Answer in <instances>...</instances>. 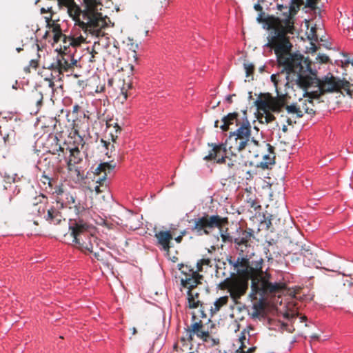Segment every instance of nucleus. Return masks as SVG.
<instances>
[{
    "label": "nucleus",
    "mask_w": 353,
    "mask_h": 353,
    "mask_svg": "<svg viewBox=\"0 0 353 353\" xmlns=\"http://www.w3.org/2000/svg\"><path fill=\"white\" fill-rule=\"evenodd\" d=\"M228 302V296H222V305H223L224 304H226Z\"/></svg>",
    "instance_id": "61"
},
{
    "label": "nucleus",
    "mask_w": 353,
    "mask_h": 353,
    "mask_svg": "<svg viewBox=\"0 0 353 353\" xmlns=\"http://www.w3.org/2000/svg\"><path fill=\"white\" fill-rule=\"evenodd\" d=\"M316 60L321 63H327L330 61V59L326 54H319L316 57Z\"/></svg>",
    "instance_id": "40"
},
{
    "label": "nucleus",
    "mask_w": 353,
    "mask_h": 353,
    "mask_svg": "<svg viewBox=\"0 0 353 353\" xmlns=\"http://www.w3.org/2000/svg\"><path fill=\"white\" fill-rule=\"evenodd\" d=\"M192 319L194 323L191 325L189 329L194 334H196L198 337L203 339L205 341H208V340L210 339V336L208 332L203 330V323L202 321H196V315L195 314H193Z\"/></svg>",
    "instance_id": "25"
},
{
    "label": "nucleus",
    "mask_w": 353,
    "mask_h": 353,
    "mask_svg": "<svg viewBox=\"0 0 353 353\" xmlns=\"http://www.w3.org/2000/svg\"><path fill=\"white\" fill-rule=\"evenodd\" d=\"M106 127L107 128H112L114 129V132L111 131L110 134L112 138V141L115 142L118 138V135L121 132V126L113 119H110L106 121Z\"/></svg>",
    "instance_id": "29"
},
{
    "label": "nucleus",
    "mask_w": 353,
    "mask_h": 353,
    "mask_svg": "<svg viewBox=\"0 0 353 353\" xmlns=\"http://www.w3.org/2000/svg\"><path fill=\"white\" fill-rule=\"evenodd\" d=\"M46 196L43 194H40L38 196L34 198V201L32 203L34 206L38 205L39 203L42 202V199H45Z\"/></svg>",
    "instance_id": "42"
},
{
    "label": "nucleus",
    "mask_w": 353,
    "mask_h": 353,
    "mask_svg": "<svg viewBox=\"0 0 353 353\" xmlns=\"http://www.w3.org/2000/svg\"><path fill=\"white\" fill-rule=\"evenodd\" d=\"M284 288L281 283H271L265 279H259L257 277V271L254 279H252L251 285V292L250 297L256 302L253 307L257 312L264 309V297L268 294L276 293L280 292Z\"/></svg>",
    "instance_id": "7"
},
{
    "label": "nucleus",
    "mask_w": 353,
    "mask_h": 353,
    "mask_svg": "<svg viewBox=\"0 0 353 353\" xmlns=\"http://www.w3.org/2000/svg\"><path fill=\"white\" fill-rule=\"evenodd\" d=\"M201 306H202V305H201ZM202 308L201 310H199V314H198V316L199 317H202V318H205L206 317V314L204 313V310H203V307H201Z\"/></svg>",
    "instance_id": "49"
},
{
    "label": "nucleus",
    "mask_w": 353,
    "mask_h": 353,
    "mask_svg": "<svg viewBox=\"0 0 353 353\" xmlns=\"http://www.w3.org/2000/svg\"><path fill=\"white\" fill-rule=\"evenodd\" d=\"M65 199L59 206H57V208L51 207L48 210L46 219L50 223L58 225L60 224L62 221H65V219L63 218L61 213L58 209L68 208L69 210H72L77 216H81L85 212L86 209L85 206L79 200L77 199L75 196L72 194H65Z\"/></svg>",
    "instance_id": "9"
},
{
    "label": "nucleus",
    "mask_w": 353,
    "mask_h": 353,
    "mask_svg": "<svg viewBox=\"0 0 353 353\" xmlns=\"http://www.w3.org/2000/svg\"><path fill=\"white\" fill-rule=\"evenodd\" d=\"M72 130L74 132V135L77 136V140L74 141V143L77 144V145L72 148L69 145L64 143L63 146L59 145V148L57 149V151L62 152L63 155L69 152V159L67 160L68 170L69 171L74 170L76 172H77V174H79V170L75 167L76 164L80 163L82 161V157L79 146L81 145V148H83L85 142L82 135L80 134L79 128L77 123H74Z\"/></svg>",
    "instance_id": "11"
},
{
    "label": "nucleus",
    "mask_w": 353,
    "mask_h": 353,
    "mask_svg": "<svg viewBox=\"0 0 353 353\" xmlns=\"http://www.w3.org/2000/svg\"><path fill=\"white\" fill-rule=\"evenodd\" d=\"M101 143H103V146L105 147L108 150V146L110 145V143L104 141L103 139H101Z\"/></svg>",
    "instance_id": "58"
},
{
    "label": "nucleus",
    "mask_w": 353,
    "mask_h": 353,
    "mask_svg": "<svg viewBox=\"0 0 353 353\" xmlns=\"http://www.w3.org/2000/svg\"><path fill=\"white\" fill-rule=\"evenodd\" d=\"M263 217L264 219L261 221V225L265 230H270L272 232L276 230L282 231L285 228L286 224L291 221L289 213L286 210L270 214L268 217H265L264 215Z\"/></svg>",
    "instance_id": "14"
},
{
    "label": "nucleus",
    "mask_w": 353,
    "mask_h": 353,
    "mask_svg": "<svg viewBox=\"0 0 353 353\" xmlns=\"http://www.w3.org/2000/svg\"><path fill=\"white\" fill-rule=\"evenodd\" d=\"M94 256L98 261L102 260V258L101 257V255L99 252H94Z\"/></svg>",
    "instance_id": "60"
},
{
    "label": "nucleus",
    "mask_w": 353,
    "mask_h": 353,
    "mask_svg": "<svg viewBox=\"0 0 353 353\" xmlns=\"http://www.w3.org/2000/svg\"><path fill=\"white\" fill-rule=\"evenodd\" d=\"M66 193L64 192L63 189L61 186H56L53 191V194H55L57 205L59 206L60 203L65 199V195Z\"/></svg>",
    "instance_id": "31"
},
{
    "label": "nucleus",
    "mask_w": 353,
    "mask_h": 353,
    "mask_svg": "<svg viewBox=\"0 0 353 353\" xmlns=\"http://www.w3.org/2000/svg\"><path fill=\"white\" fill-rule=\"evenodd\" d=\"M283 97L281 98H274L273 97L268 94L264 99H257L254 103L259 112H263V114H259L258 119L261 123H269L275 119V117L272 114V112L279 113L282 112L285 107Z\"/></svg>",
    "instance_id": "10"
},
{
    "label": "nucleus",
    "mask_w": 353,
    "mask_h": 353,
    "mask_svg": "<svg viewBox=\"0 0 353 353\" xmlns=\"http://www.w3.org/2000/svg\"><path fill=\"white\" fill-rule=\"evenodd\" d=\"M235 96L236 95L234 94L228 96L225 99L226 101H228L229 103H231L232 102V97Z\"/></svg>",
    "instance_id": "57"
},
{
    "label": "nucleus",
    "mask_w": 353,
    "mask_h": 353,
    "mask_svg": "<svg viewBox=\"0 0 353 353\" xmlns=\"http://www.w3.org/2000/svg\"><path fill=\"white\" fill-rule=\"evenodd\" d=\"M79 109V107L78 105H75L74 107H73V112H77L78 110Z\"/></svg>",
    "instance_id": "63"
},
{
    "label": "nucleus",
    "mask_w": 353,
    "mask_h": 353,
    "mask_svg": "<svg viewBox=\"0 0 353 353\" xmlns=\"http://www.w3.org/2000/svg\"><path fill=\"white\" fill-rule=\"evenodd\" d=\"M185 232H181V235L178 236L175 238V241L176 243H180L183 239V236L185 235Z\"/></svg>",
    "instance_id": "50"
},
{
    "label": "nucleus",
    "mask_w": 353,
    "mask_h": 353,
    "mask_svg": "<svg viewBox=\"0 0 353 353\" xmlns=\"http://www.w3.org/2000/svg\"><path fill=\"white\" fill-rule=\"evenodd\" d=\"M193 335H194V334L188 328V329L186 330L185 336L181 338V340L183 341H191L193 339H192L193 338Z\"/></svg>",
    "instance_id": "39"
},
{
    "label": "nucleus",
    "mask_w": 353,
    "mask_h": 353,
    "mask_svg": "<svg viewBox=\"0 0 353 353\" xmlns=\"http://www.w3.org/2000/svg\"><path fill=\"white\" fill-rule=\"evenodd\" d=\"M77 60L70 52H65L59 54L57 59V66L59 67V75L65 72L72 71L77 65Z\"/></svg>",
    "instance_id": "20"
},
{
    "label": "nucleus",
    "mask_w": 353,
    "mask_h": 353,
    "mask_svg": "<svg viewBox=\"0 0 353 353\" xmlns=\"http://www.w3.org/2000/svg\"><path fill=\"white\" fill-rule=\"evenodd\" d=\"M308 38L311 41H318V36L316 34V29H315V28H311L310 33L308 35Z\"/></svg>",
    "instance_id": "41"
},
{
    "label": "nucleus",
    "mask_w": 353,
    "mask_h": 353,
    "mask_svg": "<svg viewBox=\"0 0 353 353\" xmlns=\"http://www.w3.org/2000/svg\"><path fill=\"white\" fill-rule=\"evenodd\" d=\"M284 109L286 110V112L288 114L291 115L290 117H287L286 119V122L288 123V125L296 123V119L303 117L302 109L296 103L287 105L286 99L285 100V107L283 108V110Z\"/></svg>",
    "instance_id": "24"
},
{
    "label": "nucleus",
    "mask_w": 353,
    "mask_h": 353,
    "mask_svg": "<svg viewBox=\"0 0 353 353\" xmlns=\"http://www.w3.org/2000/svg\"><path fill=\"white\" fill-rule=\"evenodd\" d=\"M77 84L83 88L87 85L86 81L84 80H79Z\"/></svg>",
    "instance_id": "54"
},
{
    "label": "nucleus",
    "mask_w": 353,
    "mask_h": 353,
    "mask_svg": "<svg viewBox=\"0 0 353 353\" xmlns=\"http://www.w3.org/2000/svg\"><path fill=\"white\" fill-rule=\"evenodd\" d=\"M221 309V298L217 299L214 303V307L210 308L211 317Z\"/></svg>",
    "instance_id": "37"
},
{
    "label": "nucleus",
    "mask_w": 353,
    "mask_h": 353,
    "mask_svg": "<svg viewBox=\"0 0 353 353\" xmlns=\"http://www.w3.org/2000/svg\"><path fill=\"white\" fill-rule=\"evenodd\" d=\"M225 155H222V172H225V178H230L234 175V172L237 168V156L236 153H232L228 150H225L222 146Z\"/></svg>",
    "instance_id": "19"
},
{
    "label": "nucleus",
    "mask_w": 353,
    "mask_h": 353,
    "mask_svg": "<svg viewBox=\"0 0 353 353\" xmlns=\"http://www.w3.org/2000/svg\"><path fill=\"white\" fill-rule=\"evenodd\" d=\"M43 99V93L37 90H32L29 97L30 103L34 104L37 108H40L42 105Z\"/></svg>",
    "instance_id": "30"
},
{
    "label": "nucleus",
    "mask_w": 353,
    "mask_h": 353,
    "mask_svg": "<svg viewBox=\"0 0 353 353\" xmlns=\"http://www.w3.org/2000/svg\"><path fill=\"white\" fill-rule=\"evenodd\" d=\"M3 139L6 145H14L16 143V133L14 130H12L9 133L5 134Z\"/></svg>",
    "instance_id": "33"
},
{
    "label": "nucleus",
    "mask_w": 353,
    "mask_h": 353,
    "mask_svg": "<svg viewBox=\"0 0 353 353\" xmlns=\"http://www.w3.org/2000/svg\"><path fill=\"white\" fill-rule=\"evenodd\" d=\"M319 0H306L305 6L314 10L316 8V4ZM304 4V0H290L289 6L278 5V9L281 10L283 8L286 12H290L292 17L294 18L297 12L299 10L300 7Z\"/></svg>",
    "instance_id": "22"
},
{
    "label": "nucleus",
    "mask_w": 353,
    "mask_h": 353,
    "mask_svg": "<svg viewBox=\"0 0 353 353\" xmlns=\"http://www.w3.org/2000/svg\"><path fill=\"white\" fill-rule=\"evenodd\" d=\"M314 103L312 100H305L302 103V110H303L306 113L310 114H315V110H314Z\"/></svg>",
    "instance_id": "32"
},
{
    "label": "nucleus",
    "mask_w": 353,
    "mask_h": 353,
    "mask_svg": "<svg viewBox=\"0 0 353 353\" xmlns=\"http://www.w3.org/2000/svg\"><path fill=\"white\" fill-rule=\"evenodd\" d=\"M98 52L93 48L92 52H91V58L90 59V62H94L95 61L94 60V57H95V54H97Z\"/></svg>",
    "instance_id": "52"
},
{
    "label": "nucleus",
    "mask_w": 353,
    "mask_h": 353,
    "mask_svg": "<svg viewBox=\"0 0 353 353\" xmlns=\"http://www.w3.org/2000/svg\"><path fill=\"white\" fill-rule=\"evenodd\" d=\"M57 23H56L55 20L52 19V21H50V25L47 26V27L52 29V28H53L54 25H57Z\"/></svg>",
    "instance_id": "59"
},
{
    "label": "nucleus",
    "mask_w": 353,
    "mask_h": 353,
    "mask_svg": "<svg viewBox=\"0 0 353 353\" xmlns=\"http://www.w3.org/2000/svg\"><path fill=\"white\" fill-rule=\"evenodd\" d=\"M252 239V230H242L237 223L229 224L228 218H222V241H234L241 255L236 259L228 257L226 262H223L222 275L228 277L222 281V290H227L235 302L246 293L249 281H252L256 274L248 259L253 254Z\"/></svg>",
    "instance_id": "1"
},
{
    "label": "nucleus",
    "mask_w": 353,
    "mask_h": 353,
    "mask_svg": "<svg viewBox=\"0 0 353 353\" xmlns=\"http://www.w3.org/2000/svg\"><path fill=\"white\" fill-rule=\"evenodd\" d=\"M350 63L352 66H353V60H349V59H347L345 61V64H349Z\"/></svg>",
    "instance_id": "64"
},
{
    "label": "nucleus",
    "mask_w": 353,
    "mask_h": 353,
    "mask_svg": "<svg viewBox=\"0 0 353 353\" xmlns=\"http://www.w3.org/2000/svg\"><path fill=\"white\" fill-rule=\"evenodd\" d=\"M85 41V38L83 36H79L75 37L74 36H67L65 34H63V37H60L59 38V42L60 43V48L57 50L59 52V54H63L65 52H70V47L76 48L81 46Z\"/></svg>",
    "instance_id": "21"
},
{
    "label": "nucleus",
    "mask_w": 353,
    "mask_h": 353,
    "mask_svg": "<svg viewBox=\"0 0 353 353\" xmlns=\"http://www.w3.org/2000/svg\"><path fill=\"white\" fill-rule=\"evenodd\" d=\"M254 8L255 10L259 11L260 12L263 11V8L259 3L255 4Z\"/></svg>",
    "instance_id": "55"
},
{
    "label": "nucleus",
    "mask_w": 353,
    "mask_h": 353,
    "mask_svg": "<svg viewBox=\"0 0 353 353\" xmlns=\"http://www.w3.org/2000/svg\"><path fill=\"white\" fill-rule=\"evenodd\" d=\"M350 88H351V95H350V97H353V77H352V83H350Z\"/></svg>",
    "instance_id": "62"
},
{
    "label": "nucleus",
    "mask_w": 353,
    "mask_h": 353,
    "mask_svg": "<svg viewBox=\"0 0 353 353\" xmlns=\"http://www.w3.org/2000/svg\"><path fill=\"white\" fill-rule=\"evenodd\" d=\"M179 270L181 271V274H183V277L181 279V285H182V281L185 279L187 280L188 283H192L193 280H196V281H201L203 279V276L199 274L198 271L194 270V269L190 268L188 265L179 264Z\"/></svg>",
    "instance_id": "23"
},
{
    "label": "nucleus",
    "mask_w": 353,
    "mask_h": 353,
    "mask_svg": "<svg viewBox=\"0 0 353 353\" xmlns=\"http://www.w3.org/2000/svg\"><path fill=\"white\" fill-rule=\"evenodd\" d=\"M194 223L192 231L199 235L209 234L212 230L217 228L221 230V216L219 215L209 216L205 214L192 219Z\"/></svg>",
    "instance_id": "13"
},
{
    "label": "nucleus",
    "mask_w": 353,
    "mask_h": 353,
    "mask_svg": "<svg viewBox=\"0 0 353 353\" xmlns=\"http://www.w3.org/2000/svg\"><path fill=\"white\" fill-rule=\"evenodd\" d=\"M244 69L245 70L246 77L248 81L253 79V74L254 72V65L252 63H245Z\"/></svg>",
    "instance_id": "34"
},
{
    "label": "nucleus",
    "mask_w": 353,
    "mask_h": 353,
    "mask_svg": "<svg viewBox=\"0 0 353 353\" xmlns=\"http://www.w3.org/2000/svg\"><path fill=\"white\" fill-rule=\"evenodd\" d=\"M53 15H54V14H50V16H48V17H45V19H46V23H47V26H49V25H50V21H52V20L53 19H52Z\"/></svg>",
    "instance_id": "51"
},
{
    "label": "nucleus",
    "mask_w": 353,
    "mask_h": 353,
    "mask_svg": "<svg viewBox=\"0 0 353 353\" xmlns=\"http://www.w3.org/2000/svg\"><path fill=\"white\" fill-rule=\"evenodd\" d=\"M352 79V77H350L349 81L341 80L331 73H328L322 79H319L315 74L312 73L310 68V72L305 73V79L301 81V85L310 99H318L325 93L337 92L341 90H343L350 96Z\"/></svg>",
    "instance_id": "4"
},
{
    "label": "nucleus",
    "mask_w": 353,
    "mask_h": 353,
    "mask_svg": "<svg viewBox=\"0 0 353 353\" xmlns=\"http://www.w3.org/2000/svg\"><path fill=\"white\" fill-rule=\"evenodd\" d=\"M121 94L123 97V99L126 100L128 98V92L127 90H125V88H123L121 90Z\"/></svg>",
    "instance_id": "56"
},
{
    "label": "nucleus",
    "mask_w": 353,
    "mask_h": 353,
    "mask_svg": "<svg viewBox=\"0 0 353 353\" xmlns=\"http://www.w3.org/2000/svg\"><path fill=\"white\" fill-rule=\"evenodd\" d=\"M48 69H50L51 71L54 72H58L59 74V67L57 66V61L52 63L48 67Z\"/></svg>",
    "instance_id": "43"
},
{
    "label": "nucleus",
    "mask_w": 353,
    "mask_h": 353,
    "mask_svg": "<svg viewBox=\"0 0 353 353\" xmlns=\"http://www.w3.org/2000/svg\"><path fill=\"white\" fill-rule=\"evenodd\" d=\"M208 145L212 148L209 151V154L203 157L206 161H215L216 163H221V159H216L217 154L221 151V144L208 143Z\"/></svg>",
    "instance_id": "28"
},
{
    "label": "nucleus",
    "mask_w": 353,
    "mask_h": 353,
    "mask_svg": "<svg viewBox=\"0 0 353 353\" xmlns=\"http://www.w3.org/2000/svg\"><path fill=\"white\" fill-rule=\"evenodd\" d=\"M201 283V281H196V280H193L192 283H188L186 279L182 281V287L188 290V301L190 308H196L201 303L200 290L197 288V285Z\"/></svg>",
    "instance_id": "17"
},
{
    "label": "nucleus",
    "mask_w": 353,
    "mask_h": 353,
    "mask_svg": "<svg viewBox=\"0 0 353 353\" xmlns=\"http://www.w3.org/2000/svg\"><path fill=\"white\" fill-rule=\"evenodd\" d=\"M89 225L82 220H71L69 225L73 245L82 252H93L92 241L94 237L89 232Z\"/></svg>",
    "instance_id": "8"
},
{
    "label": "nucleus",
    "mask_w": 353,
    "mask_h": 353,
    "mask_svg": "<svg viewBox=\"0 0 353 353\" xmlns=\"http://www.w3.org/2000/svg\"><path fill=\"white\" fill-rule=\"evenodd\" d=\"M308 72H310V65L305 63L303 64L301 69L295 65L292 66V70L283 67L281 72L272 74L271 81L273 82L277 93L276 98L283 97V99L285 102L288 94V88H292L294 85H296L303 89L301 81L305 79V73Z\"/></svg>",
    "instance_id": "5"
},
{
    "label": "nucleus",
    "mask_w": 353,
    "mask_h": 353,
    "mask_svg": "<svg viewBox=\"0 0 353 353\" xmlns=\"http://www.w3.org/2000/svg\"><path fill=\"white\" fill-rule=\"evenodd\" d=\"M222 131H228L230 126L235 125L237 128L230 132V135L222 143L225 150H229L232 153H237L245 148L250 150L259 146V141L252 136V127L250 121L245 119L240 121L239 114L232 112L222 118Z\"/></svg>",
    "instance_id": "3"
},
{
    "label": "nucleus",
    "mask_w": 353,
    "mask_h": 353,
    "mask_svg": "<svg viewBox=\"0 0 353 353\" xmlns=\"http://www.w3.org/2000/svg\"><path fill=\"white\" fill-rule=\"evenodd\" d=\"M294 17L286 19L281 25L274 30V34L268 37V43L266 44L268 47L274 49L279 64L287 67L288 70H292V65L301 69L303 64L310 65V61L303 55L290 53L292 44L287 34L294 33Z\"/></svg>",
    "instance_id": "2"
},
{
    "label": "nucleus",
    "mask_w": 353,
    "mask_h": 353,
    "mask_svg": "<svg viewBox=\"0 0 353 353\" xmlns=\"http://www.w3.org/2000/svg\"><path fill=\"white\" fill-rule=\"evenodd\" d=\"M52 32L54 34V35H53L54 42L57 43L59 42V38H60V37H63V34L62 33V30H61L60 25L59 23H57V25H54L53 28H52Z\"/></svg>",
    "instance_id": "35"
},
{
    "label": "nucleus",
    "mask_w": 353,
    "mask_h": 353,
    "mask_svg": "<svg viewBox=\"0 0 353 353\" xmlns=\"http://www.w3.org/2000/svg\"><path fill=\"white\" fill-rule=\"evenodd\" d=\"M59 8L66 7L69 16L75 21V26H78L82 30L81 22L83 19V10L76 4L74 0H57Z\"/></svg>",
    "instance_id": "18"
},
{
    "label": "nucleus",
    "mask_w": 353,
    "mask_h": 353,
    "mask_svg": "<svg viewBox=\"0 0 353 353\" xmlns=\"http://www.w3.org/2000/svg\"><path fill=\"white\" fill-rule=\"evenodd\" d=\"M247 206L250 208H252L255 212L260 210L261 209V205L259 204V202L256 199H252L250 198L246 201Z\"/></svg>",
    "instance_id": "36"
},
{
    "label": "nucleus",
    "mask_w": 353,
    "mask_h": 353,
    "mask_svg": "<svg viewBox=\"0 0 353 353\" xmlns=\"http://www.w3.org/2000/svg\"><path fill=\"white\" fill-rule=\"evenodd\" d=\"M246 342H248V340L246 339L245 334L244 332H241V336H239L238 339L239 347L235 349L234 352H231V353H253L256 350V347H251L248 348L245 345ZM224 353L229 352L225 351Z\"/></svg>",
    "instance_id": "27"
},
{
    "label": "nucleus",
    "mask_w": 353,
    "mask_h": 353,
    "mask_svg": "<svg viewBox=\"0 0 353 353\" xmlns=\"http://www.w3.org/2000/svg\"><path fill=\"white\" fill-rule=\"evenodd\" d=\"M53 78L54 77H53V75L52 73L50 74V77L45 78V81H48V86L52 89L54 86Z\"/></svg>",
    "instance_id": "45"
},
{
    "label": "nucleus",
    "mask_w": 353,
    "mask_h": 353,
    "mask_svg": "<svg viewBox=\"0 0 353 353\" xmlns=\"http://www.w3.org/2000/svg\"><path fill=\"white\" fill-rule=\"evenodd\" d=\"M201 265H209L210 267H212V261L211 259H203L201 261Z\"/></svg>",
    "instance_id": "47"
},
{
    "label": "nucleus",
    "mask_w": 353,
    "mask_h": 353,
    "mask_svg": "<svg viewBox=\"0 0 353 353\" xmlns=\"http://www.w3.org/2000/svg\"><path fill=\"white\" fill-rule=\"evenodd\" d=\"M30 66L32 67V68H37L38 66V61L37 60L32 59L30 61Z\"/></svg>",
    "instance_id": "48"
},
{
    "label": "nucleus",
    "mask_w": 353,
    "mask_h": 353,
    "mask_svg": "<svg viewBox=\"0 0 353 353\" xmlns=\"http://www.w3.org/2000/svg\"><path fill=\"white\" fill-rule=\"evenodd\" d=\"M154 237L157 239L158 244L161 246L162 250L169 252L171 248L170 241L173 239L171 232L161 230L155 233Z\"/></svg>",
    "instance_id": "26"
},
{
    "label": "nucleus",
    "mask_w": 353,
    "mask_h": 353,
    "mask_svg": "<svg viewBox=\"0 0 353 353\" xmlns=\"http://www.w3.org/2000/svg\"><path fill=\"white\" fill-rule=\"evenodd\" d=\"M279 10L282 12L281 16L268 15L265 17V13L262 11L259 14L256 20L259 23H265L268 29L274 30L281 25L286 19H288L292 17V14L286 12V10L283 8Z\"/></svg>",
    "instance_id": "16"
},
{
    "label": "nucleus",
    "mask_w": 353,
    "mask_h": 353,
    "mask_svg": "<svg viewBox=\"0 0 353 353\" xmlns=\"http://www.w3.org/2000/svg\"><path fill=\"white\" fill-rule=\"evenodd\" d=\"M41 181L44 185L47 184L51 190L52 189V179L49 176L43 174L41 177Z\"/></svg>",
    "instance_id": "38"
},
{
    "label": "nucleus",
    "mask_w": 353,
    "mask_h": 353,
    "mask_svg": "<svg viewBox=\"0 0 353 353\" xmlns=\"http://www.w3.org/2000/svg\"><path fill=\"white\" fill-rule=\"evenodd\" d=\"M220 103H221V101L214 99L213 100H211L210 101L209 108H212V109H214L216 107L219 106Z\"/></svg>",
    "instance_id": "44"
},
{
    "label": "nucleus",
    "mask_w": 353,
    "mask_h": 353,
    "mask_svg": "<svg viewBox=\"0 0 353 353\" xmlns=\"http://www.w3.org/2000/svg\"><path fill=\"white\" fill-rule=\"evenodd\" d=\"M116 167V163L113 161L110 162L100 163L93 171L92 181L94 185L92 188L97 194L106 191L108 186V176Z\"/></svg>",
    "instance_id": "12"
},
{
    "label": "nucleus",
    "mask_w": 353,
    "mask_h": 353,
    "mask_svg": "<svg viewBox=\"0 0 353 353\" xmlns=\"http://www.w3.org/2000/svg\"><path fill=\"white\" fill-rule=\"evenodd\" d=\"M85 8L83 10L82 30L86 34H90L97 37H103V30L106 27L105 19L102 14L98 12V6L101 3L97 0H83Z\"/></svg>",
    "instance_id": "6"
},
{
    "label": "nucleus",
    "mask_w": 353,
    "mask_h": 353,
    "mask_svg": "<svg viewBox=\"0 0 353 353\" xmlns=\"http://www.w3.org/2000/svg\"><path fill=\"white\" fill-rule=\"evenodd\" d=\"M311 47L310 48V50L312 52H315L318 50V47L313 43H310Z\"/></svg>",
    "instance_id": "53"
},
{
    "label": "nucleus",
    "mask_w": 353,
    "mask_h": 353,
    "mask_svg": "<svg viewBox=\"0 0 353 353\" xmlns=\"http://www.w3.org/2000/svg\"><path fill=\"white\" fill-rule=\"evenodd\" d=\"M263 145L267 149V153L263 152L261 150L262 145L259 144L258 148H252L253 151L250 150V159H256L259 157H262V161L259 162L258 165L259 167L263 169H268L270 166L274 164V147H272L270 143H267L265 141L263 142Z\"/></svg>",
    "instance_id": "15"
},
{
    "label": "nucleus",
    "mask_w": 353,
    "mask_h": 353,
    "mask_svg": "<svg viewBox=\"0 0 353 353\" xmlns=\"http://www.w3.org/2000/svg\"><path fill=\"white\" fill-rule=\"evenodd\" d=\"M46 12H49L50 14H54V12L53 11L52 7L48 8L47 9H46L44 8H41V14L46 13Z\"/></svg>",
    "instance_id": "46"
}]
</instances>
